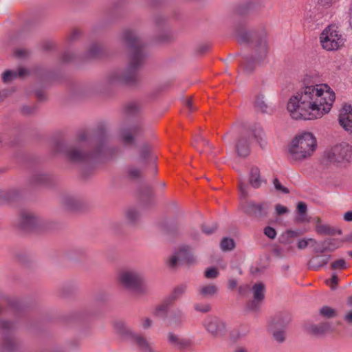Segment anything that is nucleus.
I'll use <instances>...</instances> for the list:
<instances>
[{"instance_id": "obj_6", "label": "nucleus", "mask_w": 352, "mask_h": 352, "mask_svg": "<svg viewBox=\"0 0 352 352\" xmlns=\"http://www.w3.org/2000/svg\"><path fill=\"white\" fill-rule=\"evenodd\" d=\"M346 39L338 31V27L329 25L320 35L322 47L327 51H336L344 46Z\"/></svg>"}, {"instance_id": "obj_11", "label": "nucleus", "mask_w": 352, "mask_h": 352, "mask_svg": "<svg viewBox=\"0 0 352 352\" xmlns=\"http://www.w3.org/2000/svg\"><path fill=\"white\" fill-rule=\"evenodd\" d=\"M82 149L81 144L77 143L65 148V153L67 158L72 162H83L89 160L91 155L83 152Z\"/></svg>"}, {"instance_id": "obj_4", "label": "nucleus", "mask_w": 352, "mask_h": 352, "mask_svg": "<svg viewBox=\"0 0 352 352\" xmlns=\"http://www.w3.org/2000/svg\"><path fill=\"white\" fill-rule=\"evenodd\" d=\"M118 280L124 287L131 290L136 296H142L149 292L148 284L140 270L135 269L122 270L119 274Z\"/></svg>"}, {"instance_id": "obj_52", "label": "nucleus", "mask_w": 352, "mask_h": 352, "mask_svg": "<svg viewBox=\"0 0 352 352\" xmlns=\"http://www.w3.org/2000/svg\"><path fill=\"white\" fill-rule=\"evenodd\" d=\"M150 153V148L148 146H144L142 148L140 151V159L141 160H145L149 155Z\"/></svg>"}, {"instance_id": "obj_3", "label": "nucleus", "mask_w": 352, "mask_h": 352, "mask_svg": "<svg viewBox=\"0 0 352 352\" xmlns=\"http://www.w3.org/2000/svg\"><path fill=\"white\" fill-rule=\"evenodd\" d=\"M317 140L313 133L302 132L296 135L288 147L291 160L302 162L313 155L317 148Z\"/></svg>"}, {"instance_id": "obj_14", "label": "nucleus", "mask_w": 352, "mask_h": 352, "mask_svg": "<svg viewBox=\"0 0 352 352\" xmlns=\"http://www.w3.org/2000/svg\"><path fill=\"white\" fill-rule=\"evenodd\" d=\"M142 131L140 124H132L129 126L122 127L120 130V138L121 141L126 145L131 144L135 138Z\"/></svg>"}, {"instance_id": "obj_13", "label": "nucleus", "mask_w": 352, "mask_h": 352, "mask_svg": "<svg viewBox=\"0 0 352 352\" xmlns=\"http://www.w3.org/2000/svg\"><path fill=\"white\" fill-rule=\"evenodd\" d=\"M167 341L170 345L178 350L189 349L192 346V340L186 336H181L173 333H168Z\"/></svg>"}, {"instance_id": "obj_29", "label": "nucleus", "mask_w": 352, "mask_h": 352, "mask_svg": "<svg viewBox=\"0 0 352 352\" xmlns=\"http://www.w3.org/2000/svg\"><path fill=\"white\" fill-rule=\"evenodd\" d=\"M236 37L240 43H248L250 38L253 37V34L250 32L239 30L236 33Z\"/></svg>"}, {"instance_id": "obj_44", "label": "nucleus", "mask_w": 352, "mask_h": 352, "mask_svg": "<svg viewBox=\"0 0 352 352\" xmlns=\"http://www.w3.org/2000/svg\"><path fill=\"white\" fill-rule=\"evenodd\" d=\"M346 267V263L343 259L336 261L331 264V268L334 270H342Z\"/></svg>"}, {"instance_id": "obj_20", "label": "nucleus", "mask_w": 352, "mask_h": 352, "mask_svg": "<svg viewBox=\"0 0 352 352\" xmlns=\"http://www.w3.org/2000/svg\"><path fill=\"white\" fill-rule=\"evenodd\" d=\"M316 232L319 234L331 236L342 233L340 229L331 227L329 224L322 223L320 218L316 220Z\"/></svg>"}, {"instance_id": "obj_15", "label": "nucleus", "mask_w": 352, "mask_h": 352, "mask_svg": "<svg viewBox=\"0 0 352 352\" xmlns=\"http://www.w3.org/2000/svg\"><path fill=\"white\" fill-rule=\"evenodd\" d=\"M265 287L262 283H256L252 287L253 300L248 305V308L252 311L258 309L265 297Z\"/></svg>"}, {"instance_id": "obj_34", "label": "nucleus", "mask_w": 352, "mask_h": 352, "mask_svg": "<svg viewBox=\"0 0 352 352\" xmlns=\"http://www.w3.org/2000/svg\"><path fill=\"white\" fill-rule=\"evenodd\" d=\"M194 309L195 311L206 314L211 311V305L209 303L197 302L194 305Z\"/></svg>"}, {"instance_id": "obj_8", "label": "nucleus", "mask_w": 352, "mask_h": 352, "mask_svg": "<svg viewBox=\"0 0 352 352\" xmlns=\"http://www.w3.org/2000/svg\"><path fill=\"white\" fill-rule=\"evenodd\" d=\"M116 328L121 336L129 337V338L136 343L142 352H162L153 349L143 337L133 332L123 322H116Z\"/></svg>"}, {"instance_id": "obj_38", "label": "nucleus", "mask_w": 352, "mask_h": 352, "mask_svg": "<svg viewBox=\"0 0 352 352\" xmlns=\"http://www.w3.org/2000/svg\"><path fill=\"white\" fill-rule=\"evenodd\" d=\"M14 325L13 323L6 320H0V331L6 332L13 329Z\"/></svg>"}, {"instance_id": "obj_39", "label": "nucleus", "mask_w": 352, "mask_h": 352, "mask_svg": "<svg viewBox=\"0 0 352 352\" xmlns=\"http://www.w3.org/2000/svg\"><path fill=\"white\" fill-rule=\"evenodd\" d=\"M101 48L98 44H92L88 50V56L89 57L97 56L100 52Z\"/></svg>"}, {"instance_id": "obj_59", "label": "nucleus", "mask_w": 352, "mask_h": 352, "mask_svg": "<svg viewBox=\"0 0 352 352\" xmlns=\"http://www.w3.org/2000/svg\"><path fill=\"white\" fill-rule=\"evenodd\" d=\"M197 141L198 142L203 143L204 145L207 146L208 147L211 146L210 143L209 142V141L207 140L204 136H202L201 135L197 138Z\"/></svg>"}, {"instance_id": "obj_47", "label": "nucleus", "mask_w": 352, "mask_h": 352, "mask_svg": "<svg viewBox=\"0 0 352 352\" xmlns=\"http://www.w3.org/2000/svg\"><path fill=\"white\" fill-rule=\"evenodd\" d=\"M216 230H217L216 225H212L211 226H202L203 232L206 234L207 235H210V234H212Z\"/></svg>"}, {"instance_id": "obj_41", "label": "nucleus", "mask_w": 352, "mask_h": 352, "mask_svg": "<svg viewBox=\"0 0 352 352\" xmlns=\"http://www.w3.org/2000/svg\"><path fill=\"white\" fill-rule=\"evenodd\" d=\"M219 272L217 268L211 267L205 271L204 276L208 279L215 278L218 276Z\"/></svg>"}, {"instance_id": "obj_50", "label": "nucleus", "mask_w": 352, "mask_h": 352, "mask_svg": "<svg viewBox=\"0 0 352 352\" xmlns=\"http://www.w3.org/2000/svg\"><path fill=\"white\" fill-rule=\"evenodd\" d=\"M238 285V281L236 279L233 278H230L228 280V287L230 290H234L236 288Z\"/></svg>"}, {"instance_id": "obj_9", "label": "nucleus", "mask_w": 352, "mask_h": 352, "mask_svg": "<svg viewBox=\"0 0 352 352\" xmlns=\"http://www.w3.org/2000/svg\"><path fill=\"white\" fill-rule=\"evenodd\" d=\"M203 325L208 333L216 338L224 336L227 331L226 322L215 316H207L203 322Z\"/></svg>"}, {"instance_id": "obj_16", "label": "nucleus", "mask_w": 352, "mask_h": 352, "mask_svg": "<svg viewBox=\"0 0 352 352\" xmlns=\"http://www.w3.org/2000/svg\"><path fill=\"white\" fill-rule=\"evenodd\" d=\"M338 122L340 125L350 133L352 132V106L344 104L340 110Z\"/></svg>"}, {"instance_id": "obj_48", "label": "nucleus", "mask_w": 352, "mask_h": 352, "mask_svg": "<svg viewBox=\"0 0 352 352\" xmlns=\"http://www.w3.org/2000/svg\"><path fill=\"white\" fill-rule=\"evenodd\" d=\"M126 215L130 221H133L138 217L139 214L135 210L131 209L128 210Z\"/></svg>"}, {"instance_id": "obj_64", "label": "nucleus", "mask_w": 352, "mask_h": 352, "mask_svg": "<svg viewBox=\"0 0 352 352\" xmlns=\"http://www.w3.org/2000/svg\"><path fill=\"white\" fill-rule=\"evenodd\" d=\"M248 287V285L245 286H240L239 287V292L240 294H243L244 292V290Z\"/></svg>"}, {"instance_id": "obj_42", "label": "nucleus", "mask_w": 352, "mask_h": 352, "mask_svg": "<svg viewBox=\"0 0 352 352\" xmlns=\"http://www.w3.org/2000/svg\"><path fill=\"white\" fill-rule=\"evenodd\" d=\"M105 142L103 139L97 140V149L93 153V156L99 155L104 150Z\"/></svg>"}, {"instance_id": "obj_30", "label": "nucleus", "mask_w": 352, "mask_h": 352, "mask_svg": "<svg viewBox=\"0 0 352 352\" xmlns=\"http://www.w3.org/2000/svg\"><path fill=\"white\" fill-rule=\"evenodd\" d=\"M329 252H333L341 247L342 241L337 239H327L324 240Z\"/></svg>"}, {"instance_id": "obj_61", "label": "nucleus", "mask_w": 352, "mask_h": 352, "mask_svg": "<svg viewBox=\"0 0 352 352\" xmlns=\"http://www.w3.org/2000/svg\"><path fill=\"white\" fill-rule=\"evenodd\" d=\"M344 219L346 221H352V210H349L344 214Z\"/></svg>"}, {"instance_id": "obj_17", "label": "nucleus", "mask_w": 352, "mask_h": 352, "mask_svg": "<svg viewBox=\"0 0 352 352\" xmlns=\"http://www.w3.org/2000/svg\"><path fill=\"white\" fill-rule=\"evenodd\" d=\"M20 226L24 230H31L41 225V220L32 213L25 212L21 215Z\"/></svg>"}, {"instance_id": "obj_46", "label": "nucleus", "mask_w": 352, "mask_h": 352, "mask_svg": "<svg viewBox=\"0 0 352 352\" xmlns=\"http://www.w3.org/2000/svg\"><path fill=\"white\" fill-rule=\"evenodd\" d=\"M273 184H274V188L278 190V191H281L284 193H287L289 192V190L283 187L282 186V184H280V182H279V180L277 179V178H275L273 181Z\"/></svg>"}, {"instance_id": "obj_22", "label": "nucleus", "mask_w": 352, "mask_h": 352, "mask_svg": "<svg viewBox=\"0 0 352 352\" xmlns=\"http://www.w3.org/2000/svg\"><path fill=\"white\" fill-rule=\"evenodd\" d=\"M318 9L314 6H307L303 16V21L307 25L317 21L318 16Z\"/></svg>"}, {"instance_id": "obj_51", "label": "nucleus", "mask_w": 352, "mask_h": 352, "mask_svg": "<svg viewBox=\"0 0 352 352\" xmlns=\"http://www.w3.org/2000/svg\"><path fill=\"white\" fill-rule=\"evenodd\" d=\"M275 210L277 214L278 215L285 214L288 212V209L285 206L280 204L276 205Z\"/></svg>"}, {"instance_id": "obj_37", "label": "nucleus", "mask_w": 352, "mask_h": 352, "mask_svg": "<svg viewBox=\"0 0 352 352\" xmlns=\"http://www.w3.org/2000/svg\"><path fill=\"white\" fill-rule=\"evenodd\" d=\"M18 76L16 72L8 70L2 74V79L4 82H8L13 80Z\"/></svg>"}, {"instance_id": "obj_7", "label": "nucleus", "mask_w": 352, "mask_h": 352, "mask_svg": "<svg viewBox=\"0 0 352 352\" xmlns=\"http://www.w3.org/2000/svg\"><path fill=\"white\" fill-rule=\"evenodd\" d=\"M352 146L346 142H342L328 150L324 153L327 160L333 164H341L350 162Z\"/></svg>"}, {"instance_id": "obj_12", "label": "nucleus", "mask_w": 352, "mask_h": 352, "mask_svg": "<svg viewBox=\"0 0 352 352\" xmlns=\"http://www.w3.org/2000/svg\"><path fill=\"white\" fill-rule=\"evenodd\" d=\"M270 205L267 203L250 201L243 206V211L249 215L262 218L267 214Z\"/></svg>"}, {"instance_id": "obj_63", "label": "nucleus", "mask_w": 352, "mask_h": 352, "mask_svg": "<svg viewBox=\"0 0 352 352\" xmlns=\"http://www.w3.org/2000/svg\"><path fill=\"white\" fill-rule=\"evenodd\" d=\"M235 352H248L247 351V349H245V348L243 347H238L236 350H235Z\"/></svg>"}, {"instance_id": "obj_10", "label": "nucleus", "mask_w": 352, "mask_h": 352, "mask_svg": "<svg viewBox=\"0 0 352 352\" xmlns=\"http://www.w3.org/2000/svg\"><path fill=\"white\" fill-rule=\"evenodd\" d=\"M196 261L195 257L190 250L188 245H182L179 247L178 250L174 253L168 259V265L170 267H175L184 263L192 264Z\"/></svg>"}, {"instance_id": "obj_2", "label": "nucleus", "mask_w": 352, "mask_h": 352, "mask_svg": "<svg viewBox=\"0 0 352 352\" xmlns=\"http://www.w3.org/2000/svg\"><path fill=\"white\" fill-rule=\"evenodd\" d=\"M123 37L130 50L129 63L124 72L115 71L106 77L105 83L108 85L134 83L137 80L136 71L142 65L144 58L142 45L136 34L131 30H126Z\"/></svg>"}, {"instance_id": "obj_54", "label": "nucleus", "mask_w": 352, "mask_h": 352, "mask_svg": "<svg viewBox=\"0 0 352 352\" xmlns=\"http://www.w3.org/2000/svg\"><path fill=\"white\" fill-rule=\"evenodd\" d=\"M241 65L243 66V69L247 72H251L254 68L252 63H249V61L246 58H244L242 60Z\"/></svg>"}, {"instance_id": "obj_35", "label": "nucleus", "mask_w": 352, "mask_h": 352, "mask_svg": "<svg viewBox=\"0 0 352 352\" xmlns=\"http://www.w3.org/2000/svg\"><path fill=\"white\" fill-rule=\"evenodd\" d=\"M309 244H317V241L312 238L301 239L298 241L297 247L300 250L305 249Z\"/></svg>"}, {"instance_id": "obj_55", "label": "nucleus", "mask_w": 352, "mask_h": 352, "mask_svg": "<svg viewBox=\"0 0 352 352\" xmlns=\"http://www.w3.org/2000/svg\"><path fill=\"white\" fill-rule=\"evenodd\" d=\"M337 0H318V4L322 7H329Z\"/></svg>"}, {"instance_id": "obj_62", "label": "nucleus", "mask_w": 352, "mask_h": 352, "mask_svg": "<svg viewBox=\"0 0 352 352\" xmlns=\"http://www.w3.org/2000/svg\"><path fill=\"white\" fill-rule=\"evenodd\" d=\"M239 188H240L241 196L245 198L248 195V191H247L246 187L243 186L242 184H240Z\"/></svg>"}, {"instance_id": "obj_43", "label": "nucleus", "mask_w": 352, "mask_h": 352, "mask_svg": "<svg viewBox=\"0 0 352 352\" xmlns=\"http://www.w3.org/2000/svg\"><path fill=\"white\" fill-rule=\"evenodd\" d=\"M313 245H316L314 248V252L316 253H323L324 252H329L328 250H326L327 246L324 243V241H322L321 243H318L317 244H312Z\"/></svg>"}, {"instance_id": "obj_49", "label": "nucleus", "mask_w": 352, "mask_h": 352, "mask_svg": "<svg viewBox=\"0 0 352 352\" xmlns=\"http://www.w3.org/2000/svg\"><path fill=\"white\" fill-rule=\"evenodd\" d=\"M338 277L336 274H332V276L330 279L326 280V283L329 285L332 289H333L336 285L338 283Z\"/></svg>"}, {"instance_id": "obj_23", "label": "nucleus", "mask_w": 352, "mask_h": 352, "mask_svg": "<svg viewBox=\"0 0 352 352\" xmlns=\"http://www.w3.org/2000/svg\"><path fill=\"white\" fill-rule=\"evenodd\" d=\"M330 259L329 255L314 256L309 262V266L314 270H318L321 267L327 265Z\"/></svg>"}, {"instance_id": "obj_18", "label": "nucleus", "mask_w": 352, "mask_h": 352, "mask_svg": "<svg viewBox=\"0 0 352 352\" xmlns=\"http://www.w3.org/2000/svg\"><path fill=\"white\" fill-rule=\"evenodd\" d=\"M219 287L213 283L201 284L197 289V295L202 299L212 298L218 294Z\"/></svg>"}, {"instance_id": "obj_31", "label": "nucleus", "mask_w": 352, "mask_h": 352, "mask_svg": "<svg viewBox=\"0 0 352 352\" xmlns=\"http://www.w3.org/2000/svg\"><path fill=\"white\" fill-rule=\"evenodd\" d=\"M307 205L304 202H299L297 205V210L299 214V217L296 219L298 222H305L306 219L307 213Z\"/></svg>"}, {"instance_id": "obj_32", "label": "nucleus", "mask_w": 352, "mask_h": 352, "mask_svg": "<svg viewBox=\"0 0 352 352\" xmlns=\"http://www.w3.org/2000/svg\"><path fill=\"white\" fill-rule=\"evenodd\" d=\"M319 314L325 318H332L336 316V311L334 309L329 306H324L320 308Z\"/></svg>"}, {"instance_id": "obj_25", "label": "nucleus", "mask_w": 352, "mask_h": 352, "mask_svg": "<svg viewBox=\"0 0 352 352\" xmlns=\"http://www.w3.org/2000/svg\"><path fill=\"white\" fill-rule=\"evenodd\" d=\"M172 302L166 298L160 305H157L153 311V316L159 318L164 317Z\"/></svg>"}, {"instance_id": "obj_5", "label": "nucleus", "mask_w": 352, "mask_h": 352, "mask_svg": "<svg viewBox=\"0 0 352 352\" xmlns=\"http://www.w3.org/2000/svg\"><path fill=\"white\" fill-rule=\"evenodd\" d=\"M254 139L261 148H265L267 142L263 130L259 126L242 134L236 144V151L239 155L246 157L250 154V144Z\"/></svg>"}, {"instance_id": "obj_26", "label": "nucleus", "mask_w": 352, "mask_h": 352, "mask_svg": "<svg viewBox=\"0 0 352 352\" xmlns=\"http://www.w3.org/2000/svg\"><path fill=\"white\" fill-rule=\"evenodd\" d=\"M186 285H179L174 289V290L168 296V297H167V298L168 299V300H170L171 302H173L174 300L180 298L186 292Z\"/></svg>"}, {"instance_id": "obj_36", "label": "nucleus", "mask_w": 352, "mask_h": 352, "mask_svg": "<svg viewBox=\"0 0 352 352\" xmlns=\"http://www.w3.org/2000/svg\"><path fill=\"white\" fill-rule=\"evenodd\" d=\"M234 243L232 239L224 238L221 242V248L224 251H229L234 248Z\"/></svg>"}, {"instance_id": "obj_56", "label": "nucleus", "mask_w": 352, "mask_h": 352, "mask_svg": "<svg viewBox=\"0 0 352 352\" xmlns=\"http://www.w3.org/2000/svg\"><path fill=\"white\" fill-rule=\"evenodd\" d=\"M139 109V106L135 103L129 104L127 106V111L129 113H133L138 111Z\"/></svg>"}, {"instance_id": "obj_21", "label": "nucleus", "mask_w": 352, "mask_h": 352, "mask_svg": "<svg viewBox=\"0 0 352 352\" xmlns=\"http://www.w3.org/2000/svg\"><path fill=\"white\" fill-rule=\"evenodd\" d=\"M249 182L254 188H258L264 180L261 178L260 170L257 167H252L249 173Z\"/></svg>"}, {"instance_id": "obj_1", "label": "nucleus", "mask_w": 352, "mask_h": 352, "mask_svg": "<svg viewBox=\"0 0 352 352\" xmlns=\"http://www.w3.org/2000/svg\"><path fill=\"white\" fill-rule=\"evenodd\" d=\"M336 100L327 84L305 85L287 103L292 118L314 120L329 113Z\"/></svg>"}, {"instance_id": "obj_40", "label": "nucleus", "mask_w": 352, "mask_h": 352, "mask_svg": "<svg viewBox=\"0 0 352 352\" xmlns=\"http://www.w3.org/2000/svg\"><path fill=\"white\" fill-rule=\"evenodd\" d=\"M304 232L301 231L299 229L297 230H287L284 236L286 237L287 239L295 238L300 234H302Z\"/></svg>"}, {"instance_id": "obj_57", "label": "nucleus", "mask_w": 352, "mask_h": 352, "mask_svg": "<svg viewBox=\"0 0 352 352\" xmlns=\"http://www.w3.org/2000/svg\"><path fill=\"white\" fill-rule=\"evenodd\" d=\"M152 324V320L148 318H144L142 320V326L144 329L149 328Z\"/></svg>"}, {"instance_id": "obj_28", "label": "nucleus", "mask_w": 352, "mask_h": 352, "mask_svg": "<svg viewBox=\"0 0 352 352\" xmlns=\"http://www.w3.org/2000/svg\"><path fill=\"white\" fill-rule=\"evenodd\" d=\"M2 349L5 351H10L14 349L16 346V342L14 338L10 337L5 336L1 338V340Z\"/></svg>"}, {"instance_id": "obj_60", "label": "nucleus", "mask_w": 352, "mask_h": 352, "mask_svg": "<svg viewBox=\"0 0 352 352\" xmlns=\"http://www.w3.org/2000/svg\"><path fill=\"white\" fill-rule=\"evenodd\" d=\"M345 322L351 323L352 322V311H349L344 316Z\"/></svg>"}, {"instance_id": "obj_27", "label": "nucleus", "mask_w": 352, "mask_h": 352, "mask_svg": "<svg viewBox=\"0 0 352 352\" xmlns=\"http://www.w3.org/2000/svg\"><path fill=\"white\" fill-rule=\"evenodd\" d=\"M257 50L258 51V59H262L266 56L267 52V43L265 37H262L258 39Z\"/></svg>"}, {"instance_id": "obj_58", "label": "nucleus", "mask_w": 352, "mask_h": 352, "mask_svg": "<svg viewBox=\"0 0 352 352\" xmlns=\"http://www.w3.org/2000/svg\"><path fill=\"white\" fill-rule=\"evenodd\" d=\"M185 104L190 113L192 112L194 110H195V107L193 106L192 101L190 99H186L185 101Z\"/></svg>"}, {"instance_id": "obj_24", "label": "nucleus", "mask_w": 352, "mask_h": 352, "mask_svg": "<svg viewBox=\"0 0 352 352\" xmlns=\"http://www.w3.org/2000/svg\"><path fill=\"white\" fill-rule=\"evenodd\" d=\"M126 176L130 179H138L142 177V168L135 164H130L126 167L125 169Z\"/></svg>"}, {"instance_id": "obj_19", "label": "nucleus", "mask_w": 352, "mask_h": 352, "mask_svg": "<svg viewBox=\"0 0 352 352\" xmlns=\"http://www.w3.org/2000/svg\"><path fill=\"white\" fill-rule=\"evenodd\" d=\"M307 331L314 336H322L333 331L331 322H326L319 324H309L306 326Z\"/></svg>"}, {"instance_id": "obj_33", "label": "nucleus", "mask_w": 352, "mask_h": 352, "mask_svg": "<svg viewBox=\"0 0 352 352\" xmlns=\"http://www.w3.org/2000/svg\"><path fill=\"white\" fill-rule=\"evenodd\" d=\"M254 104L255 107L261 112L266 113L267 111V104H266L263 95H259L256 97Z\"/></svg>"}, {"instance_id": "obj_45", "label": "nucleus", "mask_w": 352, "mask_h": 352, "mask_svg": "<svg viewBox=\"0 0 352 352\" xmlns=\"http://www.w3.org/2000/svg\"><path fill=\"white\" fill-rule=\"evenodd\" d=\"M264 234L271 239H274L276 236V231L270 226H267L264 229Z\"/></svg>"}, {"instance_id": "obj_53", "label": "nucleus", "mask_w": 352, "mask_h": 352, "mask_svg": "<svg viewBox=\"0 0 352 352\" xmlns=\"http://www.w3.org/2000/svg\"><path fill=\"white\" fill-rule=\"evenodd\" d=\"M273 335L275 340H277L278 342H283L285 340V333L283 331L274 332Z\"/></svg>"}]
</instances>
